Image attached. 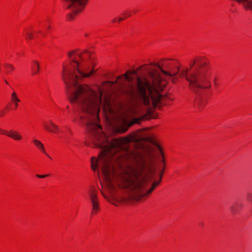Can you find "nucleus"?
I'll return each mask as SVG.
<instances>
[{"label":"nucleus","instance_id":"obj_24","mask_svg":"<svg viewBox=\"0 0 252 252\" xmlns=\"http://www.w3.org/2000/svg\"><path fill=\"white\" fill-rule=\"evenodd\" d=\"M3 115H4V112H3V111H1V112L0 113V116H3Z\"/></svg>","mask_w":252,"mask_h":252},{"label":"nucleus","instance_id":"obj_8","mask_svg":"<svg viewBox=\"0 0 252 252\" xmlns=\"http://www.w3.org/2000/svg\"><path fill=\"white\" fill-rule=\"evenodd\" d=\"M6 135L13 139L15 140H20L22 139L23 137L21 134L15 130H11Z\"/></svg>","mask_w":252,"mask_h":252},{"label":"nucleus","instance_id":"obj_19","mask_svg":"<svg viewBox=\"0 0 252 252\" xmlns=\"http://www.w3.org/2000/svg\"><path fill=\"white\" fill-rule=\"evenodd\" d=\"M161 156L163 157V155H162V153L161 152ZM159 160L160 161V162H161L163 164H164V160L163 158V157H161V158H159Z\"/></svg>","mask_w":252,"mask_h":252},{"label":"nucleus","instance_id":"obj_17","mask_svg":"<svg viewBox=\"0 0 252 252\" xmlns=\"http://www.w3.org/2000/svg\"><path fill=\"white\" fill-rule=\"evenodd\" d=\"M27 34L28 35V37L29 39H32V33L28 32L27 33Z\"/></svg>","mask_w":252,"mask_h":252},{"label":"nucleus","instance_id":"obj_18","mask_svg":"<svg viewBox=\"0 0 252 252\" xmlns=\"http://www.w3.org/2000/svg\"><path fill=\"white\" fill-rule=\"evenodd\" d=\"M196 63V61L195 60H192L191 61V63L190 64V66L191 67H192Z\"/></svg>","mask_w":252,"mask_h":252},{"label":"nucleus","instance_id":"obj_6","mask_svg":"<svg viewBox=\"0 0 252 252\" xmlns=\"http://www.w3.org/2000/svg\"><path fill=\"white\" fill-rule=\"evenodd\" d=\"M242 5L246 10L252 11V0H234Z\"/></svg>","mask_w":252,"mask_h":252},{"label":"nucleus","instance_id":"obj_5","mask_svg":"<svg viewBox=\"0 0 252 252\" xmlns=\"http://www.w3.org/2000/svg\"><path fill=\"white\" fill-rule=\"evenodd\" d=\"M89 198L92 205L93 212L95 213L99 210V202L97 194L95 190H90Z\"/></svg>","mask_w":252,"mask_h":252},{"label":"nucleus","instance_id":"obj_2","mask_svg":"<svg viewBox=\"0 0 252 252\" xmlns=\"http://www.w3.org/2000/svg\"><path fill=\"white\" fill-rule=\"evenodd\" d=\"M150 65L158 67L161 72L145 68V72L139 76L137 70H133L118 76L116 81L106 82L111 86L119 81L122 93L131 98L127 115L135 117L131 125L139 124L152 106L161 102L163 95L160 92L166 85L167 79L175 76L179 70L177 67V71H173V64L169 59L161 60L160 64L151 63Z\"/></svg>","mask_w":252,"mask_h":252},{"label":"nucleus","instance_id":"obj_23","mask_svg":"<svg viewBox=\"0 0 252 252\" xmlns=\"http://www.w3.org/2000/svg\"><path fill=\"white\" fill-rule=\"evenodd\" d=\"M116 18H114V19L112 20V22H113V23L116 22Z\"/></svg>","mask_w":252,"mask_h":252},{"label":"nucleus","instance_id":"obj_12","mask_svg":"<svg viewBox=\"0 0 252 252\" xmlns=\"http://www.w3.org/2000/svg\"><path fill=\"white\" fill-rule=\"evenodd\" d=\"M11 99L14 102L15 107H17L18 105V102H20V99L18 98L17 94L14 92L11 94Z\"/></svg>","mask_w":252,"mask_h":252},{"label":"nucleus","instance_id":"obj_7","mask_svg":"<svg viewBox=\"0 0 252 252\" xmlns=\"http://www.w3.org/2000/svg\"><path fill=\"white\" fill-rule=\"evenodd\" d=\"M44 126L47 130L51 132L56 133L59 130L58 126L51 121L49 122V125L44 124Z\"/></svg>","mask_w":252,"mask_h":252},{"label":"nucleus","instance_id":"obj_10","mask_svg":"<svg viewBox=\"0 0 252 252\" xmlns=\"http://www.w3.org/2000/svg\"><path fill=\"white\" fill-rule=\"evenodd\" d=\"M40 70V64L37 61H33L32 66V75H35L39 73Z\"/></svg>","mask_w":252,"mask_h":252},{"label":"nucleus","instance_id":"obj_16","mask_svg":"<svg viewBox=\"0 0 252 252\" xmlns=\"http://www.w3.org/2000/svg\"><path fill=\"white\" fill-rule=\"evenodd\" d=\"M8 132L0 128V133L5 134Z\"/></svg>","mask_w":252,"mask_h":252},{"label":"nucleus","instance_id":"obj_25","mask_svg":"<svg viewBox=\"0 0 252 252\" xmlns=\"http://www.w3.org/2000/svg\"><path fill=\"white\" fill-rule=\"evenodd\" d=\"M142 66H140L138 68V70H141L142 69Z\"/></svg>","mask_w":252,"mask_h":252},{"label":"nucleus","instance_id":"obj_26","mask_svg":"<svg viewBox=\"0 0 252 252\" xmlns=\"http://www.w3.org/2000/svg\"><path fill=\"white\" fill-rule=\"evenodd\" d=\"M124 15H126L127 17H129L130 16V14H127L126 13H124Z\"/></svg>","mask_w":252,"mask_h":252},{"label":"nucleus","instance_id":"obj_13","mask_svg":"<svg viewBox=\"0 0 252 252\" xmlns=\"http://www.w3.org/2000/svg\"><path fill=\"white\" fill-rule=\"evenodd\" d=\"M4 66L6 70V73L7 74L10 73L11 71H13L15 69L14 66L12 64L9 63H5L4 64Z\"/></svg>","mask_w":252,"mask_h":252},{"label":"nucleus","instance_id":"obj_22","mask_svg":"<svg viewBox=\"0 0 252 252\" xmlns=\"http://www.w3.org/2000/svg\"><path fill=\"white\" fill-rule=\"evenodd\" d=\"M124 20V18H120L118 20V21L119 22H121L122 21H123Z\"/></svg>","mask_w":252,"mask_h":252},{"label":"nucleus","instance_id":"obj_21","mask_svg":"<svg viewBox=\"0 0 252 252\" xmlns=\"http://www.w3.org/2000/svg\"><path fill=\"white\" fill-rule=\"evenodd\" d=\"M73 52H71L68 53V56H69V57L70 58L71 57V55H72V54Z\"/></svg>","mask_w":252,"mask_h":252},{"label":"nucleus","instance_id":"obj_27","mask_svg":"<svg viewBox=\"0 0 252 252\" xmlns=\"http://www.w3.org/2000/svg\"><path fill=\"white\" fill-rule=\"evenodd\" d=\"M50 28V26H48V27H47V29H49Z\"/></svg>","mask_w":252,"mask_h":252},{"label":"nucleus","instance_id":"obj_4","mask_svg":"<svg viewBox=\"0 0 252 252\" xmlns=\"http://www.w3.org/2000/svg\"><path fill=\"white\" fill-rule=\"evenodd\" d=\"M66 8L70 10L71 13L67 15L68 20L74 19V16L81 12L87 4L89 0H63Z\"/></svg>","mask_w":252,"mask_h":252},{"label":"nucleus","instance_id":"obj_15","mask_svg":"<svg viewBox=\"0 0 252 252\" xmlns=\"http://www.w3.org/2000/svg\"><path fill=\"white\" fill-rule=\"evenodd\" d=\"M48 175H38V174H37L36 175V176L38 178H44L47 176H48Z\"/></svg>","mask_w":252,"mask_h":252},{"label":"nucleus","instance_id":"obj_20","mask_svg":"<svg viewBox=\"0 0 252 252\" xmlns=\"http://www.w3.org/2000/svg\"><path fill=\"white\" fill-rule=\"evenodd\" d=\"M171 81L173 82V83H175L176 82V80L174 78H173L171 79Z\"/></svg>","mask_w":252,"mask_h":252},{"label":"nucleus","instance_id":"obj_14","mask_svg":"<svg viewBox=\"0 0 252 252\" xmlns=\"http://www.w3.org/2000/svg\"><path fill=\"white\" fill-rule=\"evenodd\" d=\"M142 140L145 141H148L151 143H153V139L151 137L147 136L143 138H142Z\"/></svg>","mask_w":252,"mask_h":252},{"label":"nucleus","instance_id":"obj_1","mask_svg":"<svg viewBox=\"0 0 252 252\" xmlns=\"http://www.w3.org/2000/svg\"><path fill=\"white\" fill-rule=\"evenodd\" d=\"M71 103H76L83 115L80 118L86 125L94 145L101 149L98 158H91V166L98 167L104 176L105 185L110 190L115 188L114 178L118 176L119 186L125 189L126 194L117 197L120 202L131 199H139L149 195L160 182H154L148 189L150 180V168L139 154L126 149L128 138L110 139L102 131L98 124V113L101 103L103 91L99 88L98 94L89 86H66Z\"/></svg>","mask_w":252,"mask_h":252},{"label":"nucleus","instance_id":"obj_9","mask_svg":"<svg viewBox=\"0 0 252 252\" xmlns=\"http://www.w3.org/2000/svg\"><path fill=\"white\" fill-rule=\"evenodd\" d=\"M242 204L241 203L236 201L233 203L230 207L231 212L233 215L236 214L241 209Z\"/></svg>","mask_w":252,"mask_h":252},{"label":"nucleus","instance_id":"obj_11","mask_svg":"<svg viewBox=\"0 0 252 252\" xmlns=\"http://www.w3.org/2000/svg\"><path fill=\"white\" fill-rule=\"evenodd\" d=\"M33 143H34V145L38 149H39L43 153H44L45 154H46L44 146L40 141H39L37 140H34Z\"/></svg>","mask_w":252,"mask_h":252},{"label":"nucleus","instance_id":"obj_28","mask_svg":"<svg viewBox=\"0 0 252 252\" xmlns=\"http://www.w3.org/2000/svg\"><path fill=\"white\" fill-rule=\"evenodd\" d=\"M5 83L8 84V82L6 80H5Z\"/></svg>","mask_w":252,"mask_h":252},{"label":"nucleus","instance_id":"obj_3","mask_svg":"<svg viewBox=\"0 0 252 252\" xmlns=\"http://www.w3.org/2000/svg\"><path fill=\"white\" fill-rule=\"evenodd\" d=\"M196 61L195 70L188 74V70L183 73V76L189 83L190 90L196 94L195 105L199 107L203 106L206 99L204 95V91L211 87V77L212 69L207 64L204 59L198 57Z\"/></svg>","mask_w":252,"mask_h":252}]
</instances>
